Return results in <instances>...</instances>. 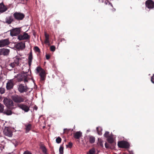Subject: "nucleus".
Masks as SVG:
<instances>
[{"mask_svg": "<svg viewBox=\"0 0 154 154\" xmlns=\"http://www.w3.org/2000/svg\"><path fill=\"white\" fill-rule=\"evenodd\" d=\"M4 106L1 103H0V113L3 112L4 111Z\"/></svg>", "mask_w": 154, "mask_h": 154, "instance_id": "27", "label": "nucleus"}, {"mask_svg": "<svg viewBox=\"0 0 154 154\" xmlns=\"http://www.w3.org/2000/svg\"><path fill=\"white\" fill-rule=\"evenodd\" d=\"M36 71L38 73H39V75L40 77L41 81H44L45 79L46 75L44 70L40 67L38 66L36 69Z\"/></svg>", "mask_w": 154, "mask_h": 154, "instance_id": "2", "label": "nucleus"}, {"mask_svg": "<svg viewBox=\"0 0 154 154\" xmlns=\"http://www.w3.org/2000/svg\"><path fill=\"white\" fill-rule=\"evenodd\" d=\"M4 134L9 137H11L12 135V131L9 128H5L3 131Z\"/></svg>", "mask_w": 154, "mask_h": 154, "instance_id": "15", "label": "nucleus"}, {"mask_svg": "<svg viewBox=\"0 0 154 154\" xmlns=\"http://www.w3.org/2000/svg\"><path fill=\"white\" fill-rule=\"evenodd\" d=\"M29 88L27 87V85L25 83V85L23 84H21L18 85V91L20 93L26 92L29 90Z\"/></svg>", "mask_w": 154, "mask_h": 154, "instance_id": "4", "label": "nucleus"}, {"mask_svg": "<svg viewBox=\"0 0 154 154\" xmlns=\"http://www.w3.org/2000/svg\"><path fill=\"white\" fill-rule=\"evenodd\" d=\"M10 34L11 36H13L19 35L20 32V29L19 28H16L10 30Z\"/></svg>", "mask_w": 154, "mask_h": 154, "instance_id": "9", "label": "nucleus"}, {"mask_svg": "<svg viewBox=\"0 0 154 154\" xmlns=\"http://www.w3.org/2000/svg\"><path fill=\"white\" fill-rule=\"evenodd\" d=\"M95 152L94 149H92L89 150V153L88 154H94L95 153Z\"/></svg>", "mask_w": 154, "mask_h": 154, "instance_id": "32", "label": "nucleus"}, {"mask_svg": "<svg viewBox=\"0 0 154 154\" xmlns=\"http://www.w3.org/2000/svg\"><path fill=\"white\" fill-rule=\"evenodd\" d=\"M3 113L7 115H10L12 114L11 111L9 110H8L6 111H5Z\"/></svg>", "mask_w": 154, "mask_h": 154, "instance_id": "30", "label": "nucleus"}, {"mask_svg": "<svg viewBox=\"0 0 154 154\" xmlns=\"http://www.w3.org/2000/svg\"><path fill=\"white\" fill-rule=\"evenodd\" d=\"M82 136V133L80 131H77L73 134V137L76 139H79Z\"/></svg>", "mask_w": 154, "mask_h": 154, "instance_id": "21", "label": "nucleus"}, {"mask_svg": "<svg viewBox=\"0 0 154 154\" xmlns=\"http://www.w3.org/2000/svg\"><path fill=\"white\" fill-rule=\"evenodd\" d=\"M23 154H32L31 152H29V151H26L24 152Z\"/></svg>", "mask_w": 154, "mask_h": 154, "instance_id": "41", "label": "nucleus"}, {"mask_svg": "<svg viewBox=\"0 0 154 154\" xmlns=\"http://www.w3.org/2000/svg\"><path fill=\"white\" fill-rule=\"evenodd\" d=\"M118 145L119 147L124 148H128L130 146L129 143L128 142L124 140L119 142Z\"/></svg>", "mask_w": 154, "mask_h": 154, "instance_id": "6", "label": "nucleus"}, {"mask_svg": "<svg viewBox=\"0 0 154 154\" xmlns=\"http://www.w3.org/2000/svg\"><path fill=\"white\" fill-rule=\"evenodd\" d=\"M46 59L47 60H48L50 58V55H49L46 54Z\"/></svg>", "mask_w": 154, "mask_h": 154, "instance_id": "42", "label": "nucleus"}, {"mask_svg": "<svg viewBox=\"0 0 154 154\" xmlns=\"http://www.w3.org/2000/svg\"><path fill=\"white\" fill-rule=\"evenodd\" d=\"M10 52V50L6 48L0 49V55L8 56Z\"/></svg>", "mask_w": 154, "mask_h": 154, "instance_id": "12", "label": "nucleus"}, {"mask_svg": "<svg viewBox=\"0 0 154 154\" xmlns=\"http://www.w3.org/2000/svg\"><path fill=\"white\" fill-rule=\"evenodd\" d=\"M18 106L25 112H28L29 110V107L24 104H20L18 105Z\"/></svg>", "mask_w": 154, "mask_h": 154, "instance_id": "13", "label": "nucleus"}, {"mask_svg": "<svg viewBox=\"0 0 154 154\" xmlns=\"http://www.w3.org/2000/svg\"><path fill=\"white\" fill-rule=\"evenodd\" d=\"M60 154H63V146H60L59 148Z\"/></svg>", "mask_w": 154, "mask_h": 154, "instance_id": "31", "label": "nucleus"}, {"mask_svg": "<svg viewBox=\"0 0 154 154\" xmlns=\"http://www.w3.org/2000/svg\"><path fill=\"white\" fill-rule=\"evenodd\" d=\"M69 131V130L67 129H64V133L67 134Z\"/></svg>", "mask_w": 154, "mask_h": 154, "instance_id": "38", "label": "nucleus"}, {"mask_svg": "<svg viewBox=\"0 0 154 154\" xmlns=\"http://www.w3.org/2000/svg\"><path fill=\"white\" fill-rule=\"evenodd\" d=\"M3 102L6 106L9 108H11L14 106L13 101L11 99L5 98L3 100Z\"/></svg>", "mask_w": 154, "mask_h": 154, "instance_id": "7", "label": "nucleus"}, {"mask_svg": "<svg viewBox=\"0 0 154 154\" xmlns=\"http://www.w3.org/2000/svg\"><path fill=\"white\" fill-rule=\"evenodd\" d=\"M14 84L12 80H10L6 84V88L8 90H10L13 88Z\"/></svg>", "mask_w": 154, "mask_h": 154, "instance_id": "16", "label": "nucleus"}, {"mask_svg": "<svg viewBox=\"0 0 154 154\" xmlns=\"http://www.w3.org/2000/svg\"><path fill=\"white\" fill-rule=\"evenodd\" d=\"M28 1V0H19V2H23V3H26Z\"/></svg>", "mask_w": 154, "mask_h": 154, "instance_id": "43", "label": "nucleus"}, {"mask_svg": "<svg viewBox=\"0 0 154 154\" xmlns=\"http://www.w3.org/2000/svg\"><path fill=\"white\" fill-rule=\"evenodd\" d=\"M2 98V97L1 96H0V100H1V99Z\"/></svg>", "mask_w": 154, "mask_h": 154, "instance_id": "48", "label": "nucleus"}, {"mask_svg": "<svg viewBox=\"0 0 154 154\" xmlns=\"http://www.w3.org/2000/svg\"><path fill=\"white\" fill-rule=\"evenodd\" d=\"M50 49L51 51H54L55 50V47L54 45L51 46L50 47Z\"/></svg>", "mask_w": 154, "mask_h": 154, "instance_id": "35", "label": "nucleus"}, {"mask_svg": "<svg viewBox=\"0 0 154 154\" xmlns=\"http://www.w3.org/2000/svg\"><path fill=\"white\" fill-rule=\"evenodd\" d=\"M151 81L154 84V74L151 77Z\"/></svg>", "mask_w": 154, "mask_h": 154, "instance_id": "39", "label": "nucleus"}, {"mask_svg": "<svg viewBox=\"0 0 154 154\" xmlns=\"http://www.w3.org/2000/svg\"><path fill=\"white\" fill-rule=\"evenodd\" d=\"M107 140L108 143H112L114 141L113 138L111 136L108 137V138H107Z\"/></svg>", "mask_w": 154, "mask_h": 154, "instance_id": "26", "label": "nucleus"}, {"mask_svg": "<svg viewBox=\"0 0 154 154\" xmlns=\"http://www.w3.org/2000/svg\"><path fill=\"white\" fill-rule=\"evenodd\" d=\"M34 50L36 52L40 53V49L37 46H35L34 48Z\"/></svg>", "mask_w": 154, "mask_h": 154, "instance_id": "34", "label": "nucleus"}, {"mask_svg": "<svg viewBox=\"0 0 154 154\" xmlns=\"http://www.w3.org/2000/svg\"><path fill=\"white\" fill-rule=\"evenodd\" d=\"M105 147L106 148H110V147L109 146V144H108L107 143H105Z\"/></svg>", "mask_w": 154, "mask_h": 154, "instance_id": "40", "label": "nucleus"}, {"mask_svg": "<svg viewBox=\"0 0 154 154\" xmlns=\"http://www.w3.org/2000/svg\"><path fill=\"white\" fill-rule=\"evenodd\" d=\"M61 41L63 42V41H65V42L66 43V40L64 38H62L61 39Z\"/></svg>", "mask_w": 154, "mask_h": 154, "instance_id": "44", "label": "nucleus"}, {"mask_svg": "<svg viewBox=\"0 0 154 154\" xmlns=\"http://www.w3.org/2000/svg\"><path fill=\"white\" fill-rule=\"evenodd\" d=\"M30 38V36L28 34L25 32L23 35H19L18 36V39L19 40L29 39Z\"/></svg>", "mask_w": 154, "mask_h": 154, "instance_id": "11", "label": "nucleus"}, {"mask_svg": "<svg viewBox=\"0 0 154 154\" xmlns=\"http://www.w3.org/2000/svg\"><path fill=\"white\" fill-rule=\"evenodd\" d=\"M44 154H48L47 153V152H45V153H43Z\"/></svg>", "mask_w": 154, "mask_h": 154, "instance_id": "47", "label": "nucleus"}, {"mask_svg": "<svg viewBox=\"0 0 154 154\" xmlns=\"http://www.w3.org/2000/svg\"><path fill=\"white\" fill-rule=\"evenodd\" d=\"M96 130L97 133L99 135H101L102 134V129L100 127H97L96 128Z\"/></svg>", "mask_w": 154, "mask_h": 154, "instance_id": "25", "label": "nucleus"}, {"mask_svg": "<svg viewBox=\"0 0 154 154\" xmlns=\"http://www.w3.org/2000/svg\"><path fill=\"white\" fill-rule=\"evenodd\" d=\"M10 43L8 39H2L0 40V47H2L7 46Z\"/></svg>", "mask_w": 154, "mask_h": 154, "instance_id": "14", "label": "nucleus"}, {"mask_svg": "<svg viewBox=\"0 0 154 154\" xmlns=\"http://www.w3.org/2000/svg\"><path fill=\"white\" fill-rule=\"evenodd\" d=\"M5 92V89L4 88L0 87V94H4Z\"/></svg>", "mask_w": 154, "mask_h": 154, "instance_id": "28", "label": "nucleus"}, {"mask_svg": "<svg viewBox=\"0 0 154 154\" xmlns=\"http://www.w3.org/2000/svg\"><path fill=\"white\" fill-rule=\"evenodd\" d=\"M25 126L26 127V132L28 133L31 129L32 128V125L31 124H28L27 125H25Z\"/></svg>", "mask_w": 154, "mask_h": 154, "instance_id": "23", "label": "nucleus"}, {"mask_svg": "<svg viewBox=\"0 0 154 154\" xmlns=\"http://www.w3.org/2000/svg\"><path fill=\"white\" fill-rule=\"evenodd\" d=\"M26 98L23 96H20L17 94L13 95L11 97V98L15 103H20L24 102Z\"/></svg>", "mask_w": 154, "mask_h": 154, "instance_id": "1", "label": "nucleus"}, {"mask_svg": "<svg viewBox=\"0 0 154 154\" xmlns=\"http://www.w3.org/2000/svg\"><path fill=\"white\" fill-rule=\"evenodd\" d=\"M109 132L108 131H106L104 134V137L106 138H108V137H109Z\"/></svg>", "mask_w": 154, "mask_h": 154, "instance_id": "36", "label": "nucleus"}, {"mask_svg": "<svg viewBox=\"0 0 154 154\" xmlns=\"http://www.w3.org/2000/svg\"><path fill=\"white\" fill-rule=\"evenodd\" d=\"M15 19L17 20H22L25 17V15L21 13L16 12L13 14Z\"/></svg>", "mask_w": 154, "mask_h": 154, "instance_id": "5", "label": "nucleus"}, {"mask_svg": "<svg viewBox=\"0 0 154 154\" xmlns=\"http://www.w3.org/2000/svg\"><path fill=\"white\" fill-rule=\"evenodd\" d=\"M7 9L8 8L4 5L3 2L0 3V12H4L6 11Z\"/></svg>", "mask_w": 154, "mask_h": 154, "instance_id": "19", "label": "nucleus"}, {"mask_svg": "<svg viewBox=\"0 0 154 154\" xmlns=\"http://www.w3.org/2000/svg\"><path fill=\"white\" fill-rule=\"evenodd\" d=\"M40 148L42 149V151L43 153H45V152H47V149L44 146H41Z\"/></svg>", "mask_w": 154, "mask_h": 154, "instance_id": "29", "label": "nucleus"}, {"mask_svg": "<svg viewBox=\"0 0 154 154\" xmlns=\"http://www.w3.org/2000/svg\"><path fill=\"white\" fill-rule=\"evenodd\" d=\"M95 140V137L93 136H91L89 137V142L91 143H94Z\"/></svg>", "mask_w": 154, "mask_h": 154, "instance_id": "24", "label": "nucleus"}, {"mask_svg": "<svg viewBox=\"0 0 154 154\" xmlns=\"http://www.w3.org/2000/svg\"><path fill=\"white\" fill-rule=\"evenodd\" d=\"M5 23L8 24H10L14 21V19L11 16H10L6 17L5 18Z\"/></svg>", "mask_w": 154, "mask_h": 154, "instance_id": "18", "label": "nucleus"}, {"mask_svg": "<svg viewBox=\"0 0 154 154\" xmlns=\"http://www.w3.org/2000/svg\"><path fill=\"white\" fill-rule=\"evenodd\" d=\"M14 62L9 64V66L12 68H14L15 66L19 65L20 62L22 58L20 57L19 56H16L14 57Z\"/></svg>", "mask_w": 154, "mask_h": 154, "instance_id": "3", "label": "nucleus"}, {"mask_svg": "<svg viewBox=\"0 0 154 154\" xmlns=\"http://www.w3.org/2000/svg\"><path fill=\"white\" fill-rule=\"evenodd\" d=\"M146 7L150 9L154 8V2L152 0H147L145 2Z\"/></svg>", "mask_w": 154, "mask_h": 154, "instance_id": "10", "label": "nucleus"}, {"mask_svg": "<svg viewBox=\"0 0 154 154\" xmlns=\"http://www.w3.org/2000/svg\"><path fill=\"white\" fill-rule=\"evenodd\" d=\"M16 47L17 49L23 50L25 47V43L22 42L19 43L17 44Z\"/></svg>", "mask_w": 154, "mask_h": 154, "instance_id": "17", "label": "nucleus"}, {"mask_svg": "<svg viewBox=\"0 0 154 154\" xmlns=\"http://www.w3.org/2000/svg\"><path fill=\"white\" fill-rule=\"evenodd\" d=\"M72 143L71 142H69V143L68 145H67V146L69 148H71L72 147Z\"/></svg>", "mask_w": 154, "mask_h": 154, "instance_id": "37", "label": "nucleus"}, {"mask_svg": "<svg viewBox=\"0 0 154 154\" xmlns=\"http://www.w3.org/2000/svg\"><path fill=\"white\" fill-rule=\"evenodd\" d=\"M45 40L44 42L46 44H49V35L46 32H45Z\"/></svg>", "mask_w": 154, "mask_h": 154, "instance_id": "22", "label": "nucleus"}, {"mask_svg": "<svg viewBox=\"0 0 154 154\" xmlns=\"http://www.w3.org/2000/svg\"><path fill=\"white\" fill-rule=\"evenodd\" d=\"M37 107H36L35 108V109L36 110H37Z\"/></svg>", "mask_w": 154, "mask_h": 154, "instance_id": "46", "label": "nucleus"}, {"mask_svg": "<svg viewBox=\"0 0 154 154\" xmlns=\"http://www.w3.org/2000/svg\"><path fill=\"white\" fill-rule=\"evenodd\" d=\"M17 79L19 82L24 81L25 83L28 82V76L26 74L18 75Z\"/></svg>", "mask_w": 154, "mask_h": 154, "instance_id": "8", "label": "nucleus"}, {"mask_svg": "<svg viewBox=\"0 0 154 154\" xmlns=\"http://www.w3.org/2000/svg\"><path fill=\"white\" fill-rule=\"evenodd\" d=\"M99 144H100V146H103V144L102 142H99Z\"/></svg>", "mask_w": 154, "mask_h": 154, "instance_id": "45", "label": "nucleus"}, {"mask_svg": "<svg viewBox=\"0 0 154 154\" xmlns=\"http://www.w3.org/2000/svg\"><path fill=\"white\" fill-rule=\"evenodd\" d=\"M61 139L60 137H58L56 139V142L58 143H61Z\"/></svg>", "mask_w": 154, "mask_h": 154, "instance_id": "33", "label": "nucleus"}, {"mask_svg": "<svg viewBox=\"0 0 154 154\" xmlns=\"http://www.w3.org/2000/svg\"><path fill=\"white\" fill-rule=\"evenodd\" d=\"M32 59V51H31L29 53V56L28 57V63L29 66H30L31 65Z\"/></svg>", "mask_w": 154, "mask_h": 154, "instance_id": "20", "label": "nucleus"}]
</instances>
